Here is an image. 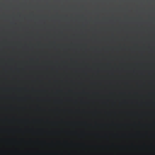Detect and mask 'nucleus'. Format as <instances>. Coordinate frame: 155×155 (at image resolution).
<instances>
[{"mask_svg": "<svg viewBox=\"0 0 155 155\" xmlns=\"http://www.w3.org/2000/svg\"><path fill=\"white\" fill-rule=\"evenodd\" d=\"M0 107H4V106H0Z\"/></svg>", "mask_w": 155, "mask_h": 155, "instance_id": "nucleus-2", "label": "nucleus"}, {"mask_svg": "<svg viewBox=\"0 0 155 155\" xmlns=\"http://www.w3.org/2000/svg\"><path fill=\"white\" fill-rule=\"evenodd\" d=\"M17 98L18 99L20 100H23L25 99V98L24 97H20V98Z\"/></svg>", "mask_w": 155, "mask_h": 155, "instance_id": "nucleus-1", "label": "nucleus"}]
</instances>
